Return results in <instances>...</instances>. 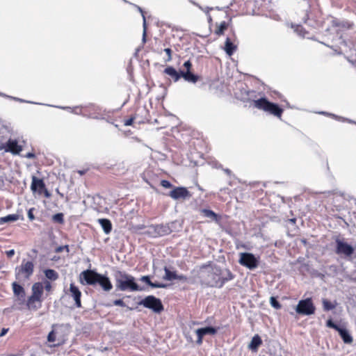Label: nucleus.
I'll return each mask as SVG.
<instances>
[{
	"label": "nucleus",
	"instance_id": "obj_1",
	"mask_svg": "<svg viewBox=\"0 0 356 356\" xmlns=\"http://www.w3.org/2000/svg\"><path fill=\"white\" fill-rule=\"evenodd\" d=\"M79 282L83 285L95 286L98 284L105 291H109L113 289L110 279L104 275L98 273L93 270H86L79 275Z\"/></svg>",
	"mask_w": 356,
	"mask_h": 356
},
{
	"label": "nucleus",
	"instance_id": "obj_2",
	"mask_svg": "<svg viewBox=\"0 0 356 356\" xmlns=\"http://www.w3.org/2000/svg\"><path fill=\"white\" fill-rule=\"evenodd\" d=\"M183 67L185 70L178 72L173 67L168 66L164 69L163 73L168 75L174 82H177L181 77L186 81L193 83H195L200 80V76L191 72L193 65L190 60H186Z\"/></svg>",
	"mask_w": 356,
	"mask_h": 356
},
{
	"label": "nucleus",
	"instance_id": "obj_3",
	"mask_svg": "<svg viewBox=\"0 0 356 356\" xmlns=\"http://www.w3.org/2000/svg\"><path fill=\"white\" fill-rule=\"evenodd\" d=\"M114 277L117 290L121 291H138L142 290L136 283L135 277L124 271L117 270L114 274Z\"/></svg>",
	"mask_w": 356,
	"mask_h": 356
},
{
	"label": "nucleus",
	"instance_id": "obj_4",
	"mask_svg": "<svg viewBox=\"0 0 356 356\" xmlns=\"http://www.w3.org/2000/svg\"><path fill=\"white\" fill-rule=\"evenodd\" d=\"M251 105L259 110L263 111L278 118H281L284 110L277 104L270 102L266 97L250 101Z\"/></svg>",
	"mask_w": 356,
	"mask_h": 356
},
{
	"label": "nucleus",
	"instance_id": "obj_5",
	"mask_svg": "<svg viewBox=\"0 0 356 356\" xmlns=\"http://www.w3.org/2000/svg\"><path fill=\"white\" fill-rule=\"evenodd\" d=\"M34 267L33 261L24 259L21 264L15 268V279L18 282L29 280L34 273Z\"/></svg>",
	"mask_w": 356,
	"mask_h": 356
},
{
	"label": "nucleus",
	"instance_id": "obj_6",
	"mask_svg": "<svg viewBox=\"0 0 356 356\" xmlns=\"http://www.w3.org/2000/svg\"><path fill=\"white\" fill-rule=\"evenodd\" d=\"M53 330L47 336V341L54 343L52 346H60L63 345L67 339V333L63 325H54Z\"/></svg>",
	"mask_w": 356,
	"mask_h": 356
},
{
	"label": "nucleus",
	"instance_id": "obj_7",
	"mask_svg": "<svg viewBox=\"0 0 356 356\" xmlns=\"http://www.w3.org/2000/svg\"><path fill=\"white\" fill-rule=\"evenodd\" d=\"M315 311L316 307L311 298L300 300L296 307V313L303 316L312 315L315 313Z\"/></svg>",
	"mask_w": 356,
	"mask_h": 356
},
{
	"label": "nucleus",
	"instance_id": "obj_8",
	"mask_svg": "<svg viewBox=\"0 0 356 356\" xmlns=\"http://www.w3.org/2000/svg\"><path fill=\"white\" fill-rule=\"evenodd\" d=\"M31 190L33 193H37L39 195H43L47 198L51 197V193L47 188L43 179L35 176L31 177Z\"/></svg>",
	"mask_w": 356,
	"mask_h": 356
},
{
	"label": "nucleus",
	"instance_id": "obj_9",
	"mask_svg": "<svg viewBox=\"0 0 356 356\" xmlns=\"http://www.w3.org/2000/svg\"><path fill=\"white\" fill-rule=\"evenodd\" d=\"M140 305L153 310L156 313H161L163 310V306L160 299L153 296H148L142 300Z\"/></svg>",
	"mask_w": 356,
	"mask_h": 356
},
{
	"label": "nucleus",
	"instance_id": "obj_10",
	"mask_svg": "<svg viewBox=\"0 0 356 356\" xmlns=\"http://www.w3.org/2000/svg\"><path fill=\"white\" fill-rule=\"evenodd\" d=\"M238 263L250 270L254 269L259 266V259L255 256L249 252H241L239 254Z\"/></svg>",
	"mask_w": 356,
	"mask_h": 356
},
{
	"label": "nucleus",
	"instance_id": "obj_11",
	"mask_svg": "<svg viewBox=\"0 0 356 356\" xmlns=\"http://www.w3.org/2000/svg\"><path fill=\"white\" fill-rule=\"evenodd\" d=\"M335 252L339 255L343 254L346 257H351L355 252V249L348 243L337 239Z\"/></svg>",
	"mask_w": 356,
	"mask_h": 356
},
{
	"label": "nucleus",
	"instance_id": "obj_12",
	"mask_svg": "<svg viewBox=\"0 0 356 356\" xmlns=\"http://www.w3.org/2000/svg\"><path fill=\"white\" fill-rule=\"evenodd\" d=\"M170 230L169 227L163 225H155L149 226V229L147 233L150 237L157 238L160 236H163L170 234Z\"/></svg>",
	"mask_w": 356,
	"mask_h": 356
},
{
	"label": "nucleus",
	"instance_id": "obj_13",
	"mask_svg": "<svg viewBox=\"0 0 356 356\" xmlns=\"http://www.w3.org/2000/svg\"><path fill=\"white\" fill-rule=\"evenodd\" d=\"M326 326L337 331L345 343H351L353 342V337L348 332L335 324L332 319H328L326 321Z\"/></svg>",
	"mask_w": 356,
	"mask_h": 356
},
{
	"label": "nucleus",
	"instance_id": "obj_14",
	"mask_svg": "<svg viewBox=\"0 0 356 356\" xmlns=\"http://www.w3.org/2000/svg\"><path fill=\"white\" fill-rule=\"evenodd\" d=\"M3 149L13 154H19L22 150V147L18 144L16 140L9 139L6 143L0 144V150Z\"/></svg>",
	"mask_w": 356,
	"mask_h": 356
},
{
	"label": "nucleus",
	"instance_id": "obj_15",
	"mask_svg": "<svg viewBox=\"0 0 356 356\" xmlns=\"http://www.w3.org/2000/svg\"><path fill=\"white\" fill-rule=\"evenodd\" d=\"M169 196L173 200H186L191 197V193L186 187H175L173 190H172Z\"/></svg>",
	"mask_w": 356,
	"mask_h": 356
},
{
	"label": "nucleus",
	"instance_id": "obj_16",
	"mask_svg": "<svg viewBox=\"0 0 356 356\" xmlns=\"http://www.w3.org/2000/svg\"><path fill=\"white\" fill-rule=\"evenodd\" d=\"M214 274L216 275H222L218 278V280L216 282V286L218 287H222L225 282L233 280L234 277V275L228 269H227L225 270V273L223 274L220 269L215 268Z\"/></svg>",
	"mask_w": 356,
	"mask_h": 356
},
{
	"label": "nucleus",
	"instance_id": "obj_17",
	"mask_svg": "<svg viewBox=\"0 0 356 356\" xmlns=\"http://www.w3.org/2000/svg\"><path fill=\"white\" fill-rule=\"evenodd\" d=\"M69 295L74 300V305L77 308H81V292L74 283L70 284Z\"/></svg>",
	"mask_w": 356,
	"mask_h": 356
},
{
	"label": "nucleus",
	"instance_id": "obj_18",
	"mask_svg": "<svg viewBox=\"0 0 356 356\" xmlns=\"http://www.w3.org/2000/svg\"><path fill=\"white\" fill-rule=\"evenodd\" d=\"M197 339L196 343L198 345L202 343L203 338L206 334L214 335L217 333V329L213 327H205L195 330Z\"/></svg>",
	"mask_w": 356,
	"mask_h": 356
},
{
	"label": "nucleus",
	"instance_id": "obj_19",
	"mask_svg": "<svg viewBox=\"0 0 356 356\" xmlns=\"http://www.w3.org/2000/svg\"><path fill=\"white\" fill-rule=\"evenodd\" d=\"M12 289L13 294L15 297L17 298V300L21 302H23L26 296V292L24 287L21 286L17 282H14L12 283Z\"/></svg>",
	"mask_w": 356,
	"mask_h": 356
},
{
	"label": "nucleus",
	"instance_id": "obj_20",
	"mask_svg": "<svg viewBox=\"0 0 356 356\" xmlns=\"http://www.w3.org/2000/svg\"><path fill=\"white\" fill-rule=\"evenodd\" d=\"M42 300L30 296L26 302V305L28 309L36 311L42 307Z\"/></svg>",
	"mask_w": 356,
	"mask_h": 356
},
{
	"label": "nucleus",
	"instance_id": "obj_21",
	"mask_svg": "<svg viewBox=\"0 0 356 356\" xmlns=\"http://www.w3.org/2000/svg\"><path fill=\"white\" fill-rule=\"evenodd\" d=\"M44 288L42 282H35L31 287V295L33 297L38 298L39 299L44 300Z\"/></svg>",
	"mask_w": 356,
	"mask_h": 356
},
{
	"label": "nucleus",
	"instance_id": "obj_22",
	"mask_svg": "<svg viewBox=\"0 0 356 356\" xmlns=\"http://www.w3.org/2000/svg\"><path fill=\"white\" fill-rule=\"evenodd\" d=\"M98 222L102 227L104 232L106 234H109L112 231V223L109 219L107 218H99L97 220Z\"/></svg>",
	"mask_w": 356,
	"mask_h": 356
},
{
	"label": "nucleus",
	"instance_id": "obj_23",
	"mask_svg": "<svg viewBox=\"0 0 356 356\" xmlns=\"http://www.w3.org/2000/svg\"><path fill=\"white\" fill-rule=\"evenodd\" d=\"M201 213L207 218H210L212 221L219 222L220 216L210 209H203L201 210Z\"/></svg>",
	"mask_w": 356,
	"mask_h": 356
},
{
	"label": "nucleus",
	"instance_id": "obj_24",
	"mask_svg": "<svg viewBox=\"0 0 356 356\" xmlns=\"http://www.w3.org/2000/svg\"><path fill=\"white\" fill-rule=\"evenodd\" d=\"M261 344H262V340H261V337L258 334H255L252 337L248 347L252 351H257L258 348Z\"/></svg>",
	"mask_w": 356,
	"mask_h": 356
},
{
	"label": "nucleus",
	"instance_id": "obj_25",
	"mask_svg": "<svg viewBox=\"0 0 356 356\" xmlns=\"http://www.w3.org/2000/svg\"><path fill=\"white\" fill-rule=\"evenodd\" d=\"M228 29V23L225 21L221 22L220 23L216 24V29L214 33L220 36L224 34L225 31Z\"/></svg>",
	"mask_w": 356,
	"mask_h": 356
},
{
	"label": "nucleus",
	"instance_id": "obj_26",
	"mask_svg": "<svg viewBox=\"0 0 356 356\" xmlns=\"http://www.w3.org/2000/svg\"><path fill=\"white\" fill-rule=\"evenodd\" d=\"M236 45H235L229 38H227L225 42V51L229 56H232L236 50Z\"/></svg>",
	"mask_w": 356,
	"mask_h": 356
},
{
	"label": "nucleus",
	"instance_id": "obj_27",
	"mask_svg": "<svg viewBox=\"0 0 356 356\" xmlns=\"http://www.w3.org/2000/svg\"><path fill=\"white\" fill-rule=\"evenodd\" d=\"M140 280L145 282L147 284L152 286V288H165V287H166V285L163 283L152 282L150 280L149 277L147 275L142 276L140 278Z\"/></svg>",
	"mask_w": 356,
	"mask_h": 356
},
{
	"label": "nucleus",
	"instance_id": "obj_28",
	"mask_svg": "<svg viewBox=\"0 0 356 356\" xmlns=\"http://www.w3.org/2000/svg\"><path fill=\"white\" fill-rule=\"evenodd\" d=\"M45 277L51 281H56L58 279V273L53 269H46L44 271Z\"/></svg>",
	"mask_w": 356,
	"mask_h": 356
},
{
	"label": "nucleus",
	"instance_id": "obj_29",
	"mask_svg": "<svg viewBox=\"0 0 356 356\" xmlns=\"http://www.w3.org/2000/svg\"><path fill=\"white\" fill-rule=\"evenodd\" d=\"M19 217L17 214H9L6 216L0 218V224H3L8 222H14L19 220Z\"/></svg>",
	"mask_w": 356,
	"mask_h": 356
},
{
	"label": "nucleus",
	"instance_id": "obj_30",
	"mask_svg": "<svg viewBox=\"0 0 356 356\" xmlns=\"http://www.w3.org/2000/svg\"><path fill=\"white\" fill-rule=\"evenodd\" d=\"M322 304H323V310L325 312H328L330 310L334 309L337 306L336 302H332L331 301H330L327 299H323Z\"/></svg>",
	"mask_w": 356,
	"mask_h": 356
},
{
	"label": "nucleus",
	"instance_id": "obj_31",
	"mask_svg": "<svg viewBox=\"0 0 356 356\" xmlns=\"http://www.w3.org/2000/svg\"><path fill=\"white\" fill-rule=\"evenodd\" d=\"M165 275L163 276V279L168 281L175 280L177 277V273L175 271L170 270L167 267L164 268Z\"/></svg>",
	"mask_w": 356,
	"mask_h": 356
},
{
	"label": "nucleus",
	"instance_id": "obj_32",
	"mask_svg": "<svg viewBox=\"0 0 356 356\" xmlns=\"http://www.w3.org/2000/svg\"><path fill=\"white\" fill-rule=\"evenodd\" d=\"M163 51L165 53V56H163V61L167 63L168 62H170L172 59V50L169 48V47H167V48H165Z\"/></svg>",
	"mask_w": 356,
	"mask_h": 356
},
{
	"label": "nucleus",
	"instance_id": "obj_33",
	"mask_svg": "<svg viewBox=\"0 0 356 356\" xmlns=\"http://www.w3.org/2000/svg\"><path fill=\"white\" fill-rule=\"evenodd\" d=\"M270 305L276 309H280L282 308L281 304L277 301L276 298H275L273 296L270 297Z\"/></svg>",
	"mask_w": 356,
	"mask_h": 356
},
{
	"label": "nucleus",
	"instance_id": "obj_34",
	"mask_svg": "<svg viewBox=\"0 0 356 356\" xmlns=\"http://www.w3.org/2000/svg\"><path fill=\"white\" fill-rule=\"evenodd\" d=\"M63 214L62 213H58L53 216L52 219L54 222H58L60 224H63L64 222Z\"/></svg>",
	"mask_w": 356,
	"mask_h": 356
},
{
	"label": "nucleus",
	"instance_id": "obj_35",
	"mask_svg": "<svg viewBox=\"0 0 356 356\" xmlns=\"http://www.w3.org/2000/svg\"><path fill=\"white\" fill-rule=\"evenodd\" d=\"M43 288L47 292H51L52 291V285L48 280H45L43 283Z\"/></svg>",
	"mask_w": 356,
	"mask_h": 356
},
{
	"label": "nucleus",
	"instance_id": "obj_36",
	"mask_svg": "<svg viewBox=\"0 0 356 356\" xmlns=\"http://www.w3.org/2000/svg\"><path fill=\"white\" fill-rule=\"evenodd\" d=\"M160 184L165 188H170L172 187V184L169 181L165 179L161 180Z\"/></svg>",
	"mask_w": 356,
	"mask_h": 356
},
{
	"label": "nucleus",
	"instance_id": "obj_37",
	"mask_svg": "<svg viewBox=\"0 0 356 356\" xmlns=\"http://www.w3.org/2000/svg\"><path fill=\"white\" fill-rule=\"evenodd\" d=\"M64 250H65L67 252H69V251H70L69 246L67 245H63V246H59V247L56 248V252H58V253L61 252Z\"/></svg>",
	"mask_w": 356,
	"mask_h": 356
},
{
	"label": "nucleus",
	"instance_id": "obj_38",
	"mask_svg": "<svg viewBox=\"0 0 356 356\" xmlns=\"http://www.w3.org/2000/svg\"><path fill=\"white\" fill-rule=\"evenodd\" d=\"M34 208H31L28 211V218L31 221H33L35 219V216L33 214Z\"/></svg>",
	"mask_w": 356,
	"mask_h": 356
},
{
	"label": "nucleus",
	"instance_id": "obj_39",
	"mask_svg": "<svg viewBox=\"0 0 356 356\" xmlns=\"http://www.w3.org/2000/svg\"><path fill=\"white\" fill-rule=\"evenodd\" d=\"M113 305L116 306L125 307L124 302L121 299L115 300L113 301Z\"/></svg>",
	"mask_w": 356,
	"mask_h": 356
},
{
	"label": "nucleus",
	"instance_id": "obj_40",
	"mask_svg": "<svg viewBox=\"0 0 356 356\" xmlns=\"http://www.w3.org/2000/svg\"><path fill=\"white\" fill-rule=\"evenodd\" d=\"M134 119H135V118L131 117V118H129L127 120H125L124 122V124L125 126H131V125H132L133 122L134 121Z\"/></svg>",
	"mask_w": 356,
	"mask_h": 356
},
{
	"label": "nucleus",
	"instance_id": "obj_41",
	"mask_svg": "<svg viewBox=\"0 0 356 356\" xmlns=\"http://www.w3.org/2000/svg\"><path fill=\"white\" fill-rule=\"evenodd\" d=\"M175 280H181V281H186L188 280V277L184 275H177Z\"/></svg>",
	"mask_w": 356,
	"mask_h": 356
},
{
	"label": "nucleus",
	"instance_id": "obj_42",
	"mask_svg": "<svg viewBox=\"0 0 356 356\" xmlns=\"http://www.w3.org/2000/svg\"><path fill=\"white\" fill-rule=\"evenodd\" d=\"M86 107H81V108H79V107H76L75 108V113H83L84 112V111L86 110Z\"/></svg>",
	"mask_w": 356,
	"mask_h": 356
},
{
	"label": "nucleus",
	"instance_id": "obj_43",
	"mask_svg": "<svg viewBox=\"0 0 356 356\" xmlns=\"http://www.w3.org/2000/svg\"><path fill=\"white\" fill-rule=\"evenodd\" d=\"M25 157L28 159H35V154L33 152H29L25 155Z\"/></svg>",
	"mask_w": 356,
	"mask_h": 356
},
{
	"label": "nucleus",
	"instance_id": "obj_44",
	"mask_svg": "<svg viewBox=\"0 0 356 356\" xmlns=\"http://www.w3.org/2000/svg\"><path fill=\"white\" fill-rule=\"evenodd\" d=\"M8 331H9V328H3L0 333V337L6 335Z\"/></svg>",
	"mask_w": 356,
	"mask_h": 356
},
{
	"label": "nucleus",
	"instance_id": "obj_45",
	"mask_svg": "<svg viewBox=\"0 0 356 356\" xmlns=\"http://www.w3.org/2000/svg\"><path fill=\"white\" fill-rule=\"evenodd\" d=\"M6 254L8 257H13L14 254H15V250H10L9 251H7L6 252Z\"/></svg>",
	"mask_w": 356,
	"mask_h": 356
},
{
	"label": "nucleus",
	"instance_id": "obj_46",
	"mask_svg": "<svg viewBox=\"0 0 356 356\" xmlns=\"http://www.w3.org/2000/svg\"><path fill=\"white\" fill-rule=\"evenodd\" d=\"M78 173L81 175H83L86 173V170H79Z\"/></svg>",
	"mask_w": 356,
	"mask_h": 356
},
{
	"label": "nucleus",
	"instance_id": "obj_47",
	"mask_svg": "<svg viewBox=\"0 0 356 356\" xmlns=\"http://www.w3.org/2000/svg\"><path fill=\"white\" fill-rule=\"evenodd\" d=\"M56 192H57V193H58L61 197H63V193H60L59 192V190H58V188L56 189Z\"/></svg>",
	"mask_w": 356,
	"mask_h": 356
},
{
	"label": "nucleus",
	"instance_id": "obj_48",
	"mask_svg": "<svg viewBox=\"0 0 356 356\" xmlns=\"http://www.w3.org/2000/svg\"><path fill=\"white\" fill-rule=\"evenodd\" d=\"M158 54H162V51H158Z\"/></svg>",
	"mask_w": 356,
	"mask_h": 356
}]
</instances>
